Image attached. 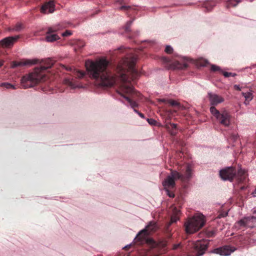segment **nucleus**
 Masks as SVG:
<instances>
[{
  "label": "nucleus",
  "instance_id": "1",
  "mask_svg": "<svg viewBox=\"0 0 256 256\" xmlns=\"http://www.w3.org/2000/svg\"><path fill=\"white\" fill-rule=\"evenodd\" d=\"M136 58L134 55L125 57L122 61V72L120 74L121 80L124 84L122 86V91L128 95L138 96L137 92L130 82L134 81L140 76V72L136 69L135 66Z\"/></svg>",
  "mask_w": 256,
  "mask_h": 256
},
{
  "label": "nucleus",
  "instance_id": "2",
  "mask_svg": "<svg viewBox=\"0 0 256 256\" xmlns=\"http://www.w3.org/2000/svg\"><path fill=\"white\" fill-rule=\"evenodd\" d=\"M108 62L100 59L96 62L86 61V68L92 78L96 79L103 86H112L115 82V78L108 68Z\"/></svg>",
  "mask_w": 256,
  "mask_h": 256
},
{
  "label": "nucleus",
  "instance_id": "3",
  "mask_svg": "<svg viewBox=\"0 0 256 256\" xmlns=\"http://www.w3.org/2000/svg\"><path fill=\"white\" fill-rule=\"evenodd\" d=\"M54 61L50 58L44 60V65L35 68L34 72L22 76L21 79V86L24 88L33 87L43 80L44 78V72L50 68Z\"/></svg>",
  "mask_w": 256,
  "mask_h": 256
},
{
  "label": "nucleus",
  "instance_id": "4",
  "mask_svg": "<svg viewBox=\"0 0 256 256\" xmlns=\"http://www.w3.org/2000/svg\"><path fill=\"white\" fill-rule=\"evenodd\" d=\"M184 170L182 173L178 172L176 170H172L170 174L168 176L167 178L163 181L162 185L164 189L166 192V194L170 198H174V194L172 191L175 188V180H180L183 182L188 180L192 175V170L189 165L186 166L182 169V171Z\"/></svg>",
  "mask_w": 256,
  "mask_h": 256
},
{
  "label": "nucleus",
  "instance_id": "5",
  "mask_svg": "<svg viewBox=\"0 0 256 256\" xmlns=\"http://www.w3.org/2000/svg\"><path fill=\"white\" fill-rule=\"evenodd\" d=\"M157 229V226L154 222H150L145 228L140 230L134 238L135 243L138 244H147L151 248H154L157 246L156 242L152 239L148 238L150 232H154Z\"/></svg>",
  "mask_w": 256,
  "mask_h": 256
},
{
  "label": "nucleus",
  "instance_id": "6",
  "mask_svg": "<svg viewBox=\"0 0 256 256\" xmlns=\"http://www.w3.org/2000/svg\"><path fill=\"white\" fill-rule=\"evenodd\" d=\"M205 222L204 216L202 214H196L186 221L184 224L185 231L188 234H194L202 228Z\"/></svg>",
  "mask_w": 256,
  "mask_h": 256
},
{
  "label": "nucleus",
  "instance_id": "7",
  "mask_svg": "<svg viewBox=\"0 0 256 256\" xmlns=\"http://www.w3.org/2000/svg\"><path fill=\"white\" fill-rule=\"evenodd\" d=\"M210 112L220 124L224 126H228L230 125V116L226 110H224L220 112L214 106H211Z\"/></svg>",
  "mask_w": 256,
  "mask_h": 256
},
{
  "label": "nucleus",
  "instance_id": "8",
  "mask_svg": "<svg viewBox=\"0 0 256 256\" xmlns=\"http://www.w3.org/2000/svg\"><path fill=\"white\" fill-rule=\"evenodd\" d=\"M210 241L208 240L202 239L193 243V254L192 256H202L208 248Z\"/></svg>",
  "mask_w": 256,
  "mask_h": 256
},
{
  "label": "nucleus",
  "instance_id": "9",
  "mask_svg": "<svg viewBox=\"0 0 256 256\" xmlns=\"http://www.w3.org/2000/svg\"><path fill=\"white\" fill-rule=\"evenodd\" d=\"M236 180L238 183V187L240 188V192L244 190L247 188L246 185L248 182L246 172L242 168H240L236 175Z\"/></svg>",
  "mask_w": 256,
  "mask_h": 256
},
{
  "label": "nucleus",
  "instance_id": "10",
  "mask_svg": "<svg viewBox=\"0 0 256 256\" xmlns=\"http://www.w3.org/2000/svg\"><path fill=\"white\" fill-rule=\"evenodd\" d=\"M63 26L60 24L50 27L48 29L46 32V40L48 42H54L60 38V36L54 32L62 29Z\"/></svg>",
  "mask_w": 256,
  "mask_h": 256
},
{
  "label": "nucleus",
  "instance_id": "11",
  "mask_svg": "<svg viewBox=\"0 0 256 256\" xmlns=\"http://www.w3.org/2000/svg\"><path fill=\"white\" fill-rule=\"evenodd\" d=\"M220 176L223 180L232 181L236 176V170L234 167H228L220 171Z\"/></svg>",
  "mask_w": 256,
  "mask_h": 256
},
{
  "label": "nucleus",
  "instance_id": "12",
  "mask_svg": "<svg viewBox=\"0 0 256 256\" xmlns=\"http://www.w3.org/2000/svg\"><path fill=\"white\" fill-rule=\"evenodd\" d=\"M255 223H256V217L254 216H250L244 217L236 223V224L240 227L253 228Z\"/></svg>",
  "mask_w": 256,
  "mask_h": 256
},
{
  "label": "nucleus",
  "instance_id": "13",
  "mask_svg": "<svg viewBox=\"0 0 256 256\" xmlns=\"http://www.w3.org/2000/svg\"><path fill=\"white\" fill-rule=\"evenodd\" d=\"M38 62V59H23L20 61L12 62V68H14L18 66H30L36 64Z\"/></svg>",
  "mask_w": 256,
  "mask_h": 256
},
{
  "label": "nucleus",
  "instance_id": "14",
  "mask_svg": "<svg viewBox=\"0 0 256 256\" xmlns=\"http://www.w3.org/2000/svg\"><path fill=\"white\" fill-rule=\"evenodd\" d=\"M235 249L232 246H225L222 247L215 248L214 250V252L220 254L221 256H228L230 254L234 251Z\"/></svg>",
  "mask_w": 256,
  "mask_h": 256
},
{
  "label": "nucleus",
  "instance_id": "15",
  "mask_svg": "<svg viewBox=\"0 0 256 256\" xmlns=\"http://www.w3.org/2000/svg\"><path fill=\"white\" fill-rule=\"evenodd\" d=\"M19 36L6 37L0 41V46L3 48L10 47L19 38Z\"/></svg>",
  "mask_w": 256,
  "mask_h": 256
},
{
  "label": "nucleus",
  "instance_id": "16",
  "mask_svg": "<svg viewBox=\"0 0 256 256\" xmlns=\"http://www.w3.org/2000/svg\"><path fill=\"white\" fill-rule=\"evenodd\" d=\"M55 10L54 0H50L42 6L40 12L44 14L52 13Z\"/></svg>",
  "mask_w": 256,
  "mask_h": 256
},
{
  "label": "nucleus",
  "instance_id": "17",
  "mask_svg": "<svg viewBox=\"0 0 256 256\" xmlns=\"http://www.w3.org/2000/svg\"><path fill=\"white\" fill-rule=\"evenodd\" d=\"M208 96L210 103L213 106H212L218 105V104L223 102L224 100L223 98L216 94L209 93Z\"/></svg>",
  "mask_w": 256,
  "mask_h": 256
},
{
  "label": "nucleus",
  "instance_id": "18",
  "mask_svg": "<svg viewBox=\"0 0 256 256\" xmlns=\"http://www.w3.org/2000/svg\"><path fill=\"white\" fill-rule=\"evenodd\" d=\"M176 124L166 122L165 127L170 131V134L172 136H176Z\"/></svg>",
  "mask_w": 256,
  "mask_h": 256
},
{
  "label": "nucleus",
  "instance_id": "19",
  "mask_svg": "<svg viewBox=\"0 0 256 256\" xmlns=\"http://www.w3.org/2000/svg\"><path fill=\"white\" fill-rule=\"evenodd\" d=\"M180 214V210L177 209L176 208H174L173 210V212L171 216L170 222V224L172 223L176 222L179 219V214Z\"/></svg>",
  "mask_w": 256,
  "mask_h": 256
},
{
  "label": "nucleus",
  "instance_id": "20",
  "mask_svg": "<svg viewBox=\"0 0 256 256\" xmlns=\"http://www.w3.org/2000/svg\"><path fill=\"white\" fill-rule=\"evenodd\" d=\"M160 102L170 104V106H179L180 103L176 100H166V99H160Z\"/></svg>",
  "mask_w": 256,
  "mask_h": 256
},
{
  "label": "nucleus",
  "instance_id": "21",
  "mask_svg": "<svg viewBox=\"0 0 256 256\" xmlns=\"http://www.w3.org/2000/svg\"><path fill=\"white\" fill-rule=\"evenodd\" d=\"M242 96L245 98L244 103L246 104L252 99L253 96L251 92H243L242 93Z\"/></svg>",
  "mask_w": 256,
  "mask_h": 256
},
{
  "label": "nucleus",
  "instance_id": "22",
  "mask_svg": "<svg viewBox=\"0 0 256 256\" xmlns=\"http://www.w3.org/2000/svg\"><path fill=\"white\" fill-rule=\"evenodd\" d=\"M24 28V26L20 22L16 23L13 27L12 28V30L19 32L22 30Z\"/></svg>",
  "mask_w": 256,
  "mask_h": 256
},
{
  "label": "nucleus",
  "instance_id": "23",
  "mask_svg": "<svg viewBox=\"0 0 256 256\" xmlns=\"http://www.w3.org/2000/svg\"><path fill=\"white\" fill-rule=\"evenodd\" d=\"M216 5V4L213 1L206 2L204 4V6L206 9L207 11H210L213 7Z\"/></svg>",
  "mask_w": 256,
  "mask_h": 256
},
{
  "label": "nucleus",
  "instance_id": "24",
  "mask_svg": "<svg viewBox=\"0 0 256 256\" xmlns=\"http://www.w3.org/2000/svg\"><path fill=\"white\" fill-rule=\"evenodd\" d=\"M242 0H230L227 2V7L236 6Z\"/></svg>",
  "mask_w": 256,
  "mask_h": 256
},
{
  "label": "nucleus",
  "instance_id": "25",
  "mask_svg": "<svg viewBox=\"0 0 256 256\" xmlns=\"http://www.w3.org/2000/svg\"><path fill=\"white\" fill-rule=\"evenodd\" d=\"M124 97L128 102V103L132 108H134L138 106V104L136 102L132 100L128 96H124Z\"/></svg>",
  "mask_w": 256,
  "mask_h": 256
},
{
  "label": "nucleus",
  "instance_id": "26",
  "mask_svg": "<svg viewBox=\"0 0 256 256\" xmlns=\"http://www.w3.org/2000/svg\"><path fill=\"white\" fill-rule=\"evenodd\" d=\"M64 82L67 85H68L73 88H74L76 86L75 85V84H74V83L73 82L72 80H70L69 78H66L64 80Z\"/></svg>",
  "mask_w": 256,
  "mask_h": 256
},
{
  "label": "nucleus",
  "instance_id": "27",
  "mask_svg": "<svg viewBox=\"0 0 256 256\" xmlns=\"http://www.w3.org/2000/svg\"><path fill=\"white\" fill-rule=\"evenodd\" d=\"M75 44L78 48H82L85 45L84 42L83 40H76L75 42Z\"/></svg>",
  "mask_w": 256,
  "mask_h": 256
},
{
  "label": "nucleus",
  "instance_id": "28",
  "mask_svg": "<svg viewBox=\"0 0 256 256\" xmlns=\"http://www.w3.org/2000/svg\"><path fill=\"white\" fill-rule=\"evenodd\" d=\"M1 86L6 88L7 89H15L16 88L14 86H13L9 83H8V82L2 83L1 85Z\"/></svg>",
  "mask_w": 256,
  "mask_h": 256
},
{
  "label": "nucleus",
  "instance_id": "29",
  "mask_svg": "<svg viewBox=\"0 0 256 256\" xmlns=\"http://www.w3.org/2000/svg\"><path fill=\"white\" fill-rule=\"evenodd\" d=\"M132 23V20H129L126 22V24L124 26V30L126 32H129L130 30V26H131Z\"/></svg>",
  "mask_w": 256,
  "mask_h": 256
},
{
  "label": "nucleus",
  "instance_id": "30",
  "mask_svg": "<svg viewBox=\"0 0 256 256\" xmlns=\"http://www.w3.org/2000/svg\"><path fill=\"white\" fill-rule=\"evenodd\" d=\"M211 70L213 72H218L220 73L222 72V70L219 66L215 65L212 66Z\"/></svg>",
  "mask_w": 256,
  "mask_h": 256
},
{
  "label": "nucleus",
  "instance_id": "31",
  "mask_svg": "<svg viewBox=\"0 0 256 256\" xmlns=\"http://www.w3.org/2000/svg\"><path fill=\"white\" fill-rule=\"evenodd\" d=\"M75 74L76 77H78V78H82L84 76V72L82 71L76 70V72Z\"/></svg>",
  "mask_w": 256,
  "mask_h": 256
},
{
  "label": "nucleus",
  "instance_id": "32",
  "mask_svg": "<svg viewBox=\"0 0 256 256\" xmlns=\"http://www.w3.org/2000/svg\"><path fill=\"white\" fill-rule=\"evenodd\" d=\"M208 63L207 60L204 59H200L199 60L198 64L200 66H206Z\"/></svg>",
  "mask_w": 256,
  "mask_h": 256
},
{
  "label": "nucleus",
  "instance_id": "33",
  "mask_svg": "<svg viewBox=\"0 0 256 256\" xmlns=\"http://www.w3.org/2000/svg\"><path fill=\"white\" fill-rule=\"evenodd\" d=\"M222 74L226 78H228V77H230V76H235L236 75V74H233V73H232V72H223V71H222Z\"/></svg>",
  "mask_w": 256,
  "mask_h": 256
},
{
  "label": "nucleus",
  "instance_id": "34",
  "mask_svg": "<svg viewBox=\"0 0 256 256\" xmlns=\"http://www.w3.org/2000/svg\"><path fill=\"white\" fill-rule=\"evenodd\" d=\"M216 235V232L214 230H210L206 232V236L208 238H212Z\"/></svg>",
  "mask_w": 256,
  "mask_h": 256
},
{
  "label": "nucleus",
  "instance_id": "35",
  "mask_svg": "<svg viewBox=\"0 0 256 256\" xmlns=\"http://www.w3.org/2000/svg\"><path fill=\"white\" fill-rule=\"evenodd\" d=\"M173 49L170 46H166L165 48V52L167 54H170L172 52Z\"/></svg>",
  "mask_w": 256,
  "mask_h": 256
},
{
  "label": "nucleus",
  "instance_id": "36",
  "mask_svg": "<svg viewBox=\"0 0 256 256\" xmlns=\"http://www.w3.org/2000/svg\"><path fill=\"white\" fill-rule=\"evenodd\" d=\"M147 121L152 126L156 125V121L152 118H148Z\"/></svg>",
  "mask_w": 256,
  "mask_h": 256
},
{
  "label": "nucleus",
  "instance_id": "37",
  "mask_svg": "<svg viewBox=\"0 0 256 256\" xmlns=\"http://www.w3.org/2000/svg\"><path fill=\"white\" fill-rule=\"evenodd\" d=\"M72 34L70 30H67L64 32L62 34L63 36H70Z\"/></svg>",
  "mask_w": 256,
  "mask_h": 256
},
{
  "label": "nucleus",
  "instance_id": "38",
  "mask_svg": "<svg viewBox=\"0 0 256 256\" xmlns=\"http://www.w3.org/2000/svg\"><path fill=\"white\" fill-rule=\"evenodd\" d=\"M130 8V6H122L120 8L121 10H126Z\"/></svg>",
  "mask_w": 256,
  "mask_h": 256
},
{
  "label": "nucleus",
  "instance_id": "39",
  "mask_svg": "<svg viewBox=\"0 0 256 256\" xmlns=\"http://www.w3.org/2000/svg\"><path fill=\"white\" fill-rule=\"evenodd\" d=\"M180 246V244H174V246H173V249L174 250H176L178 248H179Z\"/></svg>",
  "mask_w": 256,
  "mask_h": 256
},
{
  "label": "nucleus",
  "instance_id": "40",
  "mask_svg": "<svg viewBox=\"0 0 256 256\" xmlns=\"http://www.w3.org/2000/svg\"><path fill=\"white\" fill-rule=\"evenodd\" d=\"M234 88L236 90H240V86H238V85H236V84L234 85Z\"/></svg>",
  "mask_w": 256,
  "mask_h": 256
},
{
  "label": "nucleus",
  "instance_id": "41",
  "mask_svg": "<svg viewBox=\"0 0 256 256\" xmlns=\"http://www.w3.org/2000/svg\"><path fill=\"white\" fill-rule=\"evenodd\" d=\"M231 137L232 138V139H234V140H236L237 138L236 135L232 134V135Z\"/></svg>",
  "mask_w": 256,
  "mask_h": 256
},
{
  "label": "nucleus",
  "instance_id": "42",
  "mask_svg": "<svg viewBox=\"0 0 256 256\" xmlns=\"http://www.w3.org/2000/svg\"><path fill=\"white\" fill-rule=\"evenodd\" d=\"M138 114L142 118H144V116L143 114L141 113V112H138Z\"/></svg>",
  "mask_w": 256,
  "mask_h": 256
},
{
  "label": "nucleus",
  "instance_id": "43",
  "mask_svg": "<svg viewBox=\"0 0 256 256\" xmlns=\"http://www.w3.org/2000/svg\"><path fill=\"white\" fill-rule=\"evenodd\" d=\"M228 214V213H226L224 214H220L219 216L220 218V217H224Z\"/></svg>",
  "mask_w": 256,
  "mask_h": 256
},
{
  "label": "nucleus",
  "instance_id": "44",
  "mask_svg": "<svg viewBox=\"0 0 256 256\" xmlns=\"http://www.w3.org/2000/svg\"><path fill=\"white\" fill-rule=\"evenodd\" d=\"M252 194H253L254 196H256V189L254 192L252 193Z\"/></svg>",
  "mask_w": 256,
  "mask_h": 256
},
{
  "label": "nucleus",
  "instance_id": "45",
  "mask_svg": "<svg viewBox=\"0 0 256 256\" xmlns=\"http://www.w3.org/2000/svg\"><path fill=\"white\" fill-rule=\"evenodd\" d=\"M3 62L2 60H0V67L3 64Z\"/></svg>",
  "mask_w": 256,
  "mask_h": 256
},
{
  "label": "nucleus",
  "instance_id": "46",
  "mask_svg": "<svg viewBox=\"0 0 256 256\" xmlns=\"http://www.w3.org/2000/svg\"><path fill=\"white\" fill-rule=\"evenodd\" d=\"M134 111L138 114V112H140L138 110L134 109Z\"/></svg>",
  "mask_w": 256,
  "mask_h": 256
}]
</instances>
